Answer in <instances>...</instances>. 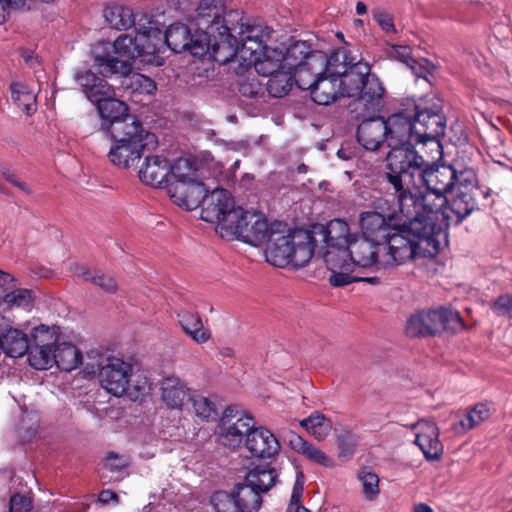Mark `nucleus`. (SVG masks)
Segmentation results:
<instances>
[{
  "label": "nucleus",
  "instance_id": "f257e3e1",
  "mask_svg": "<svg viewBox=\"0 0 512 512\" xmlns=\"http://www.w3.org/2000/svg\"><path fill=\"white\" fill-rule=\"evenodd\" d=\"M400 221L394 216L367 210L359 215L361 234L351 232L347 222L341 219L331 220L318 235L324 240L319 252L330 270L329 282L339 287L354 281L364 280L374 283L376 278H360L353 273L358 269L372 268L376 261V250L381 241L386 240Z\"/></svg>",
  "mask_w": 512,
  "mask_h": 512
},
{
  "label": "nucleus",
  "instance_id": "f03ea898",
  "mask_svg": "<svg viewBox=\"0 0 512 512\" xmlns=\"http://www.w3.org/2000/svg\"><path fill=\"white\" fill-rule=\"evenodd\" d=\"M308 65L309 76L300 74L298 87L309 90L312 100L329 105L340 97L355 98L363 111L375 112L383 104L385 88L371 65L362 58L352 56L346 48L328 54L313 55Z\"/></svg>",
  "mask_w": 512,
  "mask_h": 512
},
{
  "label": "nucleus",
  "instance_id": "7ed1b4c3",
  "mask_svg": "<svg viewBox=\"0 0 512 512\" xmlns=\"http://www.w3.org/2000/svg\"><path fill=\"white\" fill-rule=\"evenodd\" d=\"M406 217L408 220L399 222L376 250L372 267L390 268L420 257H434L447 245V237L441 229L434 231L421 213L414 212Z\"/></svg>",
  "mask_w": 512,
  "mask_h": 512
},
{
  "label": "nucleus",
  "instance_id": "20e7f679",
  "mask_svg": "<svg viewBox=\"0 0 512 512\" xmlns=\"http://www.w3.org/2000/svg\"><path fill=\"white\" fill-rule=\"evenodd\" d=\"M164 34L157 28L132 34H121L111 44L99 43L93 49V66L104 76H125L132 70L135 59L161 66L165 62Z\"/></svg>",
  "mask_w": 512,
  "mask_h": 512
},
{
  "label": "nucleus",
  "instance_id": "39448f33",
  "mask_svg": "<svg viewBox=\"0 0 512 512\" xmlns=\"http://www.w3.org/2000/svg\"><path fill=\"white\" fill-rule=\"evenodd\" d=\"M325 227L318 225L312 231L293 229L284 222L274 220V228L265 243L266 261L281 268L288 265L304 267L311 260L316 244H324L318 232Z\"/></svg>",
  "mask_w": 512,
  "mask_h": 512
},
{
  "label": "nucleus",
  "instance_id": "423d86ee",
  "mask_svg": "<svg viewBox=\"0 0 512 512\" xmlns=\"http://www.w3.org/2000/svg\"><path fill=\"white\" fill-rule=\"evenodd\" d=\"M390 148L387 179L394 189L400 213H410L416 207V198L410 183L416 174L420 175L426 161L413 149V145Z\"/></svg>",
  "mask_w": 512,
  "mask_h": 512
},
{
  "label": "nucleus",
  "instance_id": "0eeeda50",
  "mask_svg": "<svg viewBox=\"0 0 512 512\" xmlns=\"http://www.w3.org/2000/svg\"><path fill=\"white\" fill-rule=\"evenodd\" d=\"M74 79L81 87L86 97L97 104L98 111L104 120L101 130L110 134V129L116 123L140 122L135 116L128 113V106L115 98L114 88L107 81L99 78L90 70H79Z\"/></svg>",
  "mask_w": 512,
  "mask_h": 512
},
{
  "label": "nucleus",
  "instance_id": "6e6552de",
  "mask_svg": "<svg viewBox=\"0 0 512 512\" xmlns=\"http://www.w3.org/2000/svg\"><path fill=\"white\" fill-rule=\"evenodd\" d=\"M238 34L242 41L239 57L245 62L243 71L253 66L258 74L269 77L284 69L283 50L264 45L270 38L269 28L242 24Z\"/></svg>",
  "mask_w": 512,
  "mask_h": 512
},
{
  "label": "nucleus",
  "instance_id": "1a4fd4ad",
  "mask_svg": "<svg viewBox=\"0 0 512 512\" xmlns=\"http://www.w3.org/2000/svg\"><path fill=\"white\" fill-rule=\"evenodd\" d=\"M247 214L228 190L215 188L205 199L201 219L214 224L216 233L231 241L239 240Z\"/></svg>",
  "mask_w": 512,
  "mask_h": 512
},
{
  "label": "nucleus",
  "instance_id": "9d476101",
  "mask_svg": "<svg viewBox=\"0 0 512 512\" xmlns=\"http://www.w3.org/2000/svg\"><path fill=\"white\" fill-rule=\"evenodd\" d=\"M113 142L108 152L109 161L120 168L135 165L142 157L143 151L154 135L149 133L141 122L116 123L107 135Z\"/></svg>",
  "mask_w": 512,
  "mask_h": 512
},
{
  "label": "nucleus",
  "instance_id": "9b49d317",
  "mask_svg": "<svg viewBox=\"0 0 512 512\" xmlns=\"http://www.w3.org/2000/svg\"><path fill=\"white\" fill-rule=\"evenodd\" d=\"M419 177L426 186V191L421 192L416 198V207L410 213H402L403 216H411L414 212L425 214L430 207L441 208L447 203L445 194L454 186L456 171L451 166H436L427 164L423 167Z\"/></svg>",
  "mask_w": 512,
  "mask_h": 512
},
{
  "label": "nucleus",
  "instance_id": "f8f14e48",
  "mask_svg": "<svg viewBox=\"0 0 512 512\" xmlns=\"http://www.w3.org/2000/svg\"><path fill=\"white\" fill-rule=\"evenodd\" d=\"M58 334H61V329L56 325L40 324L32 329L31 344L27 351L31 367L37 370H47L53 367Z\"/></svg>",
  "mask_w": 512,
  "mask_h": 512
},
{
  "label": "nucleus",
  "instance_id": "ddd939ff",
  "mask_svg": "<svg viewBox=\"0 0 512 512\" xmlns=\"http://www.w3.org/2000/svg\"><path fill=\"white\" fill-rule=\"evenodd\" d=\"M475 208V200L471 193L456 192V196L450 201L448 206L441 208L430 207V209L423 214L427 223L435 231L436 228L441 229L443 234L448 238L446 229L450 223L458 224L464 218L471 214Z\"/></svg>",
  "mask_w": 512,
  "mask_h": 512
},
{
  "label": "nucleus",
  "instance_id": "4468645a",
  "mask_svg": "<svg viewBox=\"0 0 512 512\" xmlns=\"http://www.w3.org/2000/svg\"><path fill=\"white\" fill-rule=\"evenodd\" d=\"M242 24L221 25L220 30H216L214 33H210L209 30L204 31L209 37V48L205 50V53L210 52L213 59L219 63L231 62L235 65L234 69L237 73L243 71L245 62L239 57L242 44L237 45V40L231 31H236L237 26L240 30Z\"/></svg>",
  "mask_w": 512,
  "mask_h": 512
},
{
  "label": "nucleus",
  "instance_id": "2eb2a0df",
  "mask_svg": "<svg viewBox=\"0 0 512 512\" xmlns=\"http://www.w3.org/2000/svg\"><path fill=\"white\" fill-rule=\"evenodd\" d=\"M210 168L216 174L221 172L222 166L208 152L196 158H178L170 164L169 185L206 180L210 177Z\"/></svg>",
  "mask_w": 512,
  "mask_h": 512
},
{
  "label": "nucleus",
  "instance_id": "dca6fc26",
  "mask_svg": "<svg viewBox=\"0 0 512 512\" xmlns=\"http://www.w3.org/2000/svg\"><path fill=\"white\" fill-rule=\"evenodd\" d=\"M165 46L174 52L190 51L191 54L203 55L209 48V37L202 29L192 34L191 29L182 23L169 26L164 34Z\"/></svg>",
  "mask_w": 512,
  "mask_h": 512
},
{
  "label": "nucleus",
  "instance_id": "f3484780",
  "mask_svg": "<svg viewBox=\"0 0 512 512\" xmlns=\"http://www.w3.org/2000/svg\"><path fill=\"white\" fill-rule=\"evenodd\" d=\"M132 370V365L123 359L108 357L99 365V382L111 395L122 397Z\"/></svg>",
  "mask_w": 512,
  "mask_h": 512
},
{
  "label": "nucleus",
  "instance_id": "a211bd4d",
  "mask_svg": "<svg viewBox=\"0 0 512 512\" xmlns=\"http://www.w3.org/2000/svg\"><path fill=\"white\" fill-rule=\"evenodd\" d=\"M227 0H201L197 7L198 25L214 33L221 25H229L240 18L235 11L227 13Z\"/></svg>",
  "mask_w": 512,
  "mask_h": 512
},
{
  "label": "nucleus",
  "instance_id": "6ab92c4d",
  "mask_svg": "<svg viewBox=\"0 0 512 512\" xmlns=\"http://www.w3.org/2000/svg\"><path fill=\"white\" fill-rule=\"evenodd\" d=\"M159 396L167 409L182 411L193 399V391L179 377L169 376L159 383Z\"/></svg>",
  "mask_w": 512,
  "mask_h": 512
},
{
  "label": "nucleus",
  "instance_id": "aec40b11",
  "mask_svg": "<svg viewBox=\"0 0 512 512\" xmlns=\"http://www.w3.org/2000/svg\"><path fill=\"white\" fill-rule=\"evenodd\" d=\"M171 200L179 207L194 210L205 204L208 193L205 180H197L181 184H170L167 189Z\"/></svg>",
  "mask_w": 512,
  "mask_h": 512
},
{
  "label": "nucleus",
  "instance_id": "412c9836",
  "mask_svg": "<svg viewBox=\"0 0 512 512\" xmlns=\"http://www.w3.org/2000/svg\"><path fill=\"white\" fill-rule=\"evenodd\" d=\"M254 425L255 421L250 416L242 415L231 419L225 415L221 418L217 429L219 442L227 448L236 449L242 444L244 436L247 438Z\"/></svg>",
  "mask_w": 512,
  "mask_h": 512
},
{
  "label": "nucleus",
  "instance_id": "4be33fe9",
  "mask_svg": "<svg viewBox=\"0 0 512 512\" xmlns=\"http://www.w3.org/2000/svg\"><path fill=\"white\" fill-rule=\"evenodd\" d=\"M1 352L12 358L25 355L29 349L28 335L13 326V321L0 314Z\"/></svg>",
  "mask_w": 512,
  "mask_h": 512
},
{
  "label": "nucleus",
  "instance_id": "5701e85b",
  "mask_svg": "<svg viewBox=\"0 0 512 512\" xmlns=\"http://www.w3.org/2000/svg\"><path fill=\"white\" fill-rule=\"evenodd\" d=\"M273 228L274 220H269L262 213L248 211L238 241L258 247L266 243Z\"/></svg>",
  "mask_w": 512,
  "mask_h": 512
},
{
  "label": "nucleus",
  "instance_id": "b1692460",
  "mask_svg": "<svg viewBox=\"0 0 512 512\" xmlns=\"http://www.w3.org/2000/svg\"><path fill=\"white\" fill-rule=\"evenodd\" d=\"M315 54L325 53L322 51H311L310 47L303 41H297L283 51L284 69L290 70L294 73L295 83L297 86L300 84V74L309 76L310 66L308 65V62Z\"/></svg>",
  "mask_w": 512,
  "mask_h": 512
},
{
  "label": "nucleus",
  "instance_id": "393cba45",
  "mask_svg": "<svg viewBox=\"0 0 512 512\" xmlns=\"http://www.w3.org/2000/svg\"><path fill=\"white\" fill-rule=\"evenodd\" d=\"M387 127L388 147L414 145L416 134L414 133V118L403 113L393 114L385 120Z\"/></svg>",
  "mask_w": 512,
  "mask_h": 512
},
{
  "label": "nucleus",
  "instance_id": "a878e982",
  "mask_svg": "<svg viewBox=\"0 0 512 512\" xmlns=\"http://www.w3.org/2000/svg\"><path fill=\"white\" fill-rule=\"evenodd\" d=\"M414 124L416 140H423L424 137H442L445 133L446 119L440 113L439 107L432 110L422 108L417 109Z\"/></svg>",
  "mask_w": 512,
  "mask_h": 512
},
{
  "label": "nucleus",
  "instance_id": "bb28decb",
  "mask_svg": "<svg viewBox=\"0 0 512 512\" xmlns=\"http://www.w3.org/2000/svg\"><path fill=\"white\" fill-rule=\"evenodd\" d=\"M247 450L255 457L270 458L278 454L280 444L276 436L265 427H255L245 438Z\"/></svg>",
  "mask_w": 512,
  "mask_h": 512
},
{
  "label": "nucleus",
  "instance_id": "cd10ccee",
  "mask_svg": "<svg viewBox=\"0 0 512 512\" xmlns=\"http://www.w3.org/2000/svg\"><path fill=\"white\" fill-rule=\"evenodd\" d=\"M415 443L427 460H438L443 453V445L439 440L438 427L429 421L420 420L414 425Z\"/></svg>",
  "mask_w": 512,
  "mask_h": 512
},
{
  "label": "nucleus",
  "instance_id": "c85d7f7f",
  "mask_svg": "<svg viewBox=\"0 0 512 512\" xmlns=\"http://www.w3.org/2000/svg\"><path fill=\"white\" fill-rule=\"evenodd\" d=\"M357 140L366 150H378L384 142L387 143V127L381 117L362 121L357 129Z\"/></svg>",
  "mask_w": 512,
  "mask_h": 512
},
{
  "label": "nucleus",
  "instance_id": "c756f323",
  "mask_svg": "<svg viewBox=\"0 0 512 512\" xmlns=\"http://www.w3.org/2000/svg\"><path fill=\"white\" fill-rule=\"evenodd\" d=\"M143 183L152 187H161L164 183L169 186L170 164L160 156L147 157L139 170Z\"/></svg>",
  "mask_w": 512,
  "mask_h": 512
},
{
  "label": "nucleus",
  "instance_id": "7c9ffc66",
  "mask_svg": "<svg viewBox=\"0 0 512 512\" xmlns=\"http://www.w3.org/2000/svg\"><path fill=\"white\" fill-rule=\"evenodd\" d=\"M287 437L290 447L295 452L303 455L308 461L326 468L335 466V460L313 443L308 442L294 432H289Z\"/></svg>",
  "mask_w": 512,
  "mask_h": 512
},
{
  "label": "nucleus",
  "instance_id": "2f4dec72",
  "mask_svg": "<svg viewBox=\"0 0 512 512\" xmlns=\"http://www.w3.org/2000/svg\"><path fill=\"white\" fill-rule=\"evenodd\" d=\"M439 327L437 309H435L412 314L407 320L405 331L412 337L427 336L438 334Z\"/></svg>",
  "mask_w": 512,
  "mask_h": 512
},
{
  "label": "nucleus",
  "instance_id": "473e14b6",
  "mask_svg": "<svg viewBox=\"0 0 512 512\" xmlns=\"http://www.w3.org/2000/svg\"><path fill=\"white\" fill-rule=\"evenodd\" d=\"M178 323L183 332L196 344L202 345L210 341L212 333L205 326L201 316L191 311L178 313Z\"/></svg>",
  "mask_w": 512,
  "mask_h": 512
},
{
  "label": "nucleus",
  "instance_id": "72a5a7b5",
  "mask_svg": "<svg viewBox=\"0 0 512 512\" xmlns=\"http://www.w3.org/2000/svg\"><path fill=\"white\" fill-rule=\"evenodd\" d=\"M83 362L81 350L72 342L66 341L58 334L55 346V363L60 370L71 372L80 367Z\"/></svg>",
  "mask_w": 512,
  "mask_h": 512
},
{
  "label": "nucleus",
  "instance_id": "f704fd0d",
  "mask_svg": "<svg viewBox=\"0 0 512 512\" xmlns=\"http://www.w3.org/2000/svg\"><path fill=\"white\" fill-rule=\"evenodd\" d=\"M11 99L14 104L27 115L37 110L36 94L32 87L21 81H13L10 85Z\"/></svg>",
  "mask_w": 512,
  "mask_h": 512
},
{
  "label": "nucleus",
  "instance_id": "c9c22d12",
  "mask_svg": "<svg viewBox=\"0 0 512 512\" xmlns=\"http://www.w3.org/2000/svg\"><path fill=\"white\" fill-rule=\"evenodd\" d=\"M232 491L239 512H258L260 510L262 497L247 482L236 484Z\"/></svg>",
  "mask_w": 512,
  "mask_h": 512
},
{
  "label": "nucleus",
  "instance_id": "e433bc0d",
  "mask_svg": "<svg viewBox=\"0 0 512 512\" xmlns=\"http://www.w3.org/2000/svg\"><path fill=\"white\" fill-rule=\"evenodd\" d=\"M73 272L84 281L100 287L107 293H115L118 290L116 280L100 270L90 269L84 265H75Z\"/></svg>",
  "mask_w": 512,
  "mask_h": 512
},
{
  "label": "nucleus",
  "instance_id": "4c0bfd02",
  "mask_svg": "<svg viewBox=\"0 0 512 512\" xmlns=\"http://www.w3.org/2000/svg\"><path fill=\"white\" fill-rule=\"evenodd\" d=\"M278 474L269 467H257L249 471L244 481L247 482L259 495L269 491L276 483Z\"/></svg>",
  "mask_w": 512,
  "mask_h": 512
},
{
  "label": "nucleus",
  "instance_id": "58836bf2",
  "mask_svg": "<svg viewBox=\"0 0 512 512\" xmlns=\"http://www.w3.org/2000/svg\"><path fill=\"white\" fill-rule=\"evenodd\" d=\"M299 424L318 441L325 440L332 430V422L330 419L318 411L302 419Z\"/></svg>",
  "mask_w": 512,
  "mask_h": 512
},
{
  "label": "nucleus",
  "instance_id": "ea45409f",
  "mask_svg": "<svg viewBox=\"0 0 512 512\" xmlns=\"http://www.w3.org/2000/svg\"><path fill=\"white\" fill-rule=\"evenodd\" d=\"M129 378L124 396L132 401H142L150 395L152 383L145 374L132 371Z\"/></svg>",
  "mask_w": 512,
  "mask_h": 512
},
{
  "label": "nucleus",
  "instance_id": "a19ab883",
  "mask_svg": "<svg viewBox=\"0 0 512 512\" xmlns=\"http://www.w3.org/2000/svg\"><path fill=\"white\" fill-rule=\"evenodd\" d=\"M495 408L492 402L483 401L475 404L468 410L464 419L460 421L463 430L468 431L488 420L494 413Z\"/></svg>",
  "mask_w": 512,
  "mask_h": 512
},
{
  "label": "nucleus",
  "instance_id": "79ce46f5",
  "mask_svg": "<svg viewBox=\"0 0 512 512\" xmlns=\"http://www.w3.org/2000/svg\"><path fill=\"white\" fill-rule=\"evenodd\" d=\"M104 17L111 27L118 30L130 28L135 21L132 10L123 5H111L106 7Z\"/></svg>",
  "mask_w": 512,
  "mask_h": 512
},
{
  "label": "nucleus",
  "instance_id": "37998d69",
  "mask_svg": "<svg viewBox=\"0 0 512 512\" xmlns=\"http://www.w3.org/2000/svg\"><path fill=\"white\" fill-rule=\"evenodd\" d=\"M293 81H295L294 73L282 69L269 76L267 91L273 97H283L290 91Z\"/></svg>",
  "mask_w": 512,
  "mask_h": 512
},
{
  "label": "nucleus",
  "instance_id": "c03bdc74",
  "mask_svg": "<svg viewBox=\"0 0 512 512\" xmlns=\"http://www.w3.org/2000/svg\"><path fill=\"white\" fill-rule=\"evenodd\" d=\"M124 78L122 84L132 93L152 95L155 93L156 83L149 77L140 73H131L122 76Z\"/></svg>",
  "mask_w": 512,
  "mask_h": 512
},
{
  "label": "nucleus",
  "instance_id": "a18cd8bd",
  "mask_svg": "<svg viewBox=\"0 0 512 512\" xmlns=\"http://www.w3.org/2000/svg\"><path fill=\"white\" fill-rule=\"evenodd\" d=\"M439 333L443 331L456 333L465 329V324L458 311L441 307L437 309Z\"/></svg>",
  "mask_w": 512,
  "mask_h": 512
},
{
  "label": "nucleus",
  "instance_id": "49530a36",
  "mask_svg": "<svg viewBox=\"0 0 512 512\" xmlns=\"http://www.w3.org/2000/svg\"><path fill=\"white\" fill-rule=\"evenodd\" d=\"M357 479L361 484L364 498L374 501L380 493L378 475L368 468H362L357 473Z\"/></svg>",
  "mask_w": 512,
  "mask_h": 512
},
{
  "label": "nucleus",
  "instance_id": "de8ad7c7",
  "mask_svg": "<svg viewBox=\"0 0 512 512\" xmlns=\"http://www.w3.org/2000/svg\"><path fill=\"white\" fill-rule=\"evenodd\" d=\"M2 303L6 304L8 307H20L30 310L34 303V296L32 291L18 288L8 293L3 292Z\"/></svg>",
  "mask_w": 512,
  "mask_h": 512
},
{
  "label": "nucleus",
  "instance_id": "09e8293b",
  "mask_svg": "<svg viewBox=\"0 0 512 512\" xmlns=\"http://www.w3.org/2000/svg\"><path fill=\"white\" fill-rule=\"evenodd\" d=\"M304 485L305 476L301 470H297L287 512H310V510L302 505Z\"/></svg>",
  "mask_w": 512,
  "mask_h": 512
},
{
  "label": "nucleus",
  "instance_id": "8fccbe9b",
  "mask_svg": "<svg viewBox=\"0 0 512 512\" xmlns=\"http://www.w3.org/2000/svg\"><path fill=\"white\" fill-rule=\"evenodd\" d=\"M214 512H239L233 491H216L210 497Z\"/></svg>",
  "mask_w": 512,
  "mask_h": 512
},
{
  "label": "nucleus",
  "instance_id": "3c124183",
  "mask_svg": "<svg viewBox=\"0 0 512 512\" xmlns=\"http://www.w3.org/2000/svg\"><path fill=\"white\" fill-rule=\"evenodd\" d=\"M195 414L203 420L210 419L215 414V405L207 397L194 395L191 400Z\"/></svg>",
  "mask_w": 512,
  "mask_h": 512
},
{
  "label": "nucleus",
  "instance_id": "603ef678",
  "mask_svg": "<svg viewBox=\"0 0 512 512\" xmlns=\"http://www.w3.org/2000/svg\"><path fill=\"white\" fill-rule=\"evenodd\" d=\"M456 183V192H468L476 186L477 176L473 169L467 168L456 173L454 184Z\"/></svg>",
  "mask_w": 512,
  "mask_h": 512
},
{
  "label": "nucleus",
  "instance_id": "864d4df0",
  "mask_svg": "<svg viewBox=\"0 0 512 512\" xmlns=\"http://www.w3.org/2000/svg\"><path fill=\"white\" fill-rule=\"evenodd\" d=\"M415 144H422L423 148H427L425 154L428 160H425L427 164L429 161H434L442 157V146L440 143V137H424L423 140H416Z\"/></svg>",
  "mask_w": 512,
  "mask_h": 512
},
{
  "label": "nucleus",
  "instance_id": "5fc2aeb1",
  "mask_svg": "<svg viewBox=\"0 0 512 512\" xmlns=\"http://www.w3.org/2000/svg\"><path fill=\"white\" fill-rule=\"evenodd\" d=\"M491 309L498 316L512 318V296L509 294L499 296L492 304Z\"/></svg>",
  "mask_w": 512,
  "mask_h": 512
},
{
  "label": "nucleus",
  "instance_id": "6e6d98bb",
  "mask_svg": "<svg viewBox=\"0 0 512 512\" xmlns=\"http://www.w3.org/2000/svg\"><path fill=\"white\" fill-rule=\"evenodd\" d=\"M372 16L384 32L394 33L396 31L393 17L385 10L377 8L372 11Z\"/></svg>",
  "mask_w": 512,
  "mask_h": 512
},
{
  "label": "nucleus",
  "instance_id": "4d7b16f0",
  "mask_svg": "<svg viewBox=\"0 0 512 512\" xmlns=\"http://www.w3.org/2000/svg\"><path fill=\"white\" fill-rule=\"evenodd\" d=\"M128 464L129 460L126 456L113 452L109 453L104 460L105 467L111 471H120L127 467Z\"/></svg>",
  "mask_w": 512,
  "mask_h": 512
},
{
  "label": "nucleus",
  "instance_id": "13d9d810",
  "mask_svg": "<svg viewBox=\"0 0 512 512\" xmlns=\"http://www.w3.org/2000/svg\"><path fill=\"white\" fill-rule=\"evenodd\" d=\"M240 92L242 95L255 98L263 93V87L258 80H246L240 83Z\"/></svg>",
  "mask_w": 512,
  "mask_h": 512
},
{
  "label": "nucleus",
  "instance_id": "bf43d9fd",
  "mask_svg": "<svg viewBox=\"0 0 512 512\" xmlns=\"http://www.w3.org/2000/svg\"><path fill=\"white\" fill-rule=\"evenodd\" d=\"M356 442L350 433L343 435L339 438L338 448H339V457L340 458H349L353 454L354 446Z\"/></svg>",
  "mask_w": 512,
  "mask_h": 512
},
{
  "label": "nucleus",
  "instance_id": "052dcab7",
  "mask_svg": "<svg viewBox=\"0 0 512 512\" xmlns=\"http://www.w3.org/2000/svg\"><path fill=\"white\" fill-rule=\"evenodd\" d=\"M31 509V501L20 494H15L10 499L9 512H29Z\"/></svg>",
  "mask_w": 512,
  "mask_h": 512
},
{
  "label": "nucleus",
  "instance_id": "680f3d73",
  "mask_svg": "<svg viewBox=\"0 0 512 512\" xmlns=\"http://www.w3.org/2000/svg\"><path fill=\"white\" fill-rule=\"evenodd\" d=\"M393 56L406 65L414 59L411 55V48L408 46H394Z\"/></svg>",
  "mask_w": 512,
  "mask_h": 512
},
{
  "label": "nucleus",
  "instance_id": "e2e57ef3",
  "mask_svg": "<svg viewBox=\"0 0 512 512\" xmlns=\"http://www.w3.org/2000/svg\"><path fill=\"white\" fill-rule=\"evenodd\" d=\"M98 500L103 503V504H107L111 501L113 502H118V495L111 491V490H103L100 492L99 494V497H98Z\"/></svg>",
  "mask_w": 512,
  "mask_h": 512
},
{
  "label": "nucleus",
  "instance_id": "0e129e2a",
  "mask_svg": "<svg viewBox=\"0 0 512 512\" xmlns=\"http://www.w3.org/2000/svg\"><path fill=\"white\" fill-rule=\"evenodd\" d=\"M13 282H14V277L11 274L0 270V290L1 291H3L5 288H9Z\"/></svg>",
  "mask_w": 512,
  "mask_h": 512
},
{
  "label": "nucleus",
  "instance_id": "69168bd1",
  "mask_svg": "<svg viewBox=\"0 0 512 512\" xmlns=\"http://www.w3.org/2000/svg\"><path fill=\"white\" fill-rule=\"evenodd\" d=\"M416 76H424L426 69L417 60L413 59L410 64L407 65Z\"/></svg>",
  "mask_w": 512,
  "mask_h": 512
},
{
  "label": "nucleus",
  "instance_id": "338daca9",
  "mask_svg": "<svg viewBox=\"0 0 512 512\" xmlns=\"http://www.w3.org/2000/svg\"><path fill=\"white\" fill-rule=\"evenodd\" d=\"M218 353L222 358L232 359L235 357V350L230 346L221 347Z\"/></svg>",
  "mask_w": 512,
  "mask_h": 512
},
{
  "label": "nucleus",
  "instance_id": "774afa93",
  "mask_svg": "<svg viewBox=\"0 0 512 512\" xmlns=\"http://www.w3.org/2000/svg\"><path fill=\"white\" fill-rule=\"evenodd\" d=\"M414 512H434L433 509L425 503H417L413 508Z\"/></svg>",
  "mask_w": 512,
  "mask_h": 512
}]
</instances>
